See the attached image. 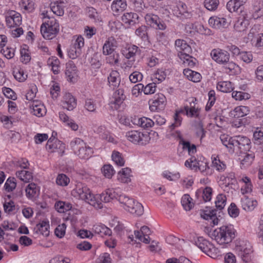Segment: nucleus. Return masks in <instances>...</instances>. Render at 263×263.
Here are the masks:
<instances>
[{
    "instance_id": "f257e3e1",
    "label": "nucleus",
    "mask_w": 263,
    "mask_h": 263,
    "mask_svg": "<svg viewBox=\"0 0 263 263\" xmlns=\"http://www.w3.org/2000/svg\"><path fill=\"white\" fill-rule=\"evenodd\" d=\"M227 202V197L223 194H219L215 202L216 209L211 207H206L205 210L201 211V217L205 220L211 219L213 223L215 225L218 222V218L217 216V211H219L218 214H220L221 211L224 208Z\"/></svg>"
},
{
    "instance_id": "f03ea898",
    "label": "nucleus",
    "mask_w": 263,
    "mask_h": 263,
    "mask_svg": "<svg viewBox=\"0 0 263 263\" xmlns=\"http://www.w3.org/2000/svg\"><path fill=\"white\" fill-rule=\"evenodd\" d=\"M211 237L219 245H226L231 242L235 237V231L231 227L223 226L215 230Z\"/></svg>"
},
{
    "instance_id": "7ed1b4c3",
    "label": "nucleus",
    "mask_w": 263,
    "mask_h": 263,
    "mask_svg": "<svg viewBox=\"0 0 263 263\" xmlns=\"http://www.w3.org/2000/svg\"><path fill=\"white\" fill-rule=\"evenodd\" d=\"M100 200L105 203H107L112 200L116 199L121 203L125 206L124 208L128 209L130 206L133 204V201L132 198H130L128 196L125 195H119L114 191L107 189L105 192L102 193L99 195Z\"/></svg>"
},
{
    "instance_id": "20e7f679",
    "label": "nucleus",
    "mask_w": 263,
    "mask_h": 263,
    "mask_svg": "<svg viewBox=\"0 0 263 263\" xmlns=\"http://www.w3.org/2000/svg\"><path fill=\"white\" fill-rule=\"evenodd\" d=\"M73 191L77 193L81 199L89 203L96 208L100 209L103 208L102 203L99 201L93 199L95 197L91 194L90 190L85 185L82 183H78Z\"/></svg>"
},
{
    "instance_id": "39448f33",
    "label": "nucleus",
    "mask_w": 263,
    "mask_h": 263,
    "mask_svg": "<svg viewBox=\"0 0 263 263\" xmlns=\"http://www.w3.org/2000/svg\"><path fill=\"white\" fill-rule=\"evenodd\" d=\"M70 145L74 154L81 159H87L93 153L92 148L87 146L80 138H76L71 141Z\"/></svg>"
},
{
    "instance_id": "423d86ee",
    "label": "nucleus",
    "mask_w": 263,
    "mask_h": 263,
    "mask_svg": "<svg viewBox=\"0 0 263 263\" xmlns=\"http://www.w3.org/2000/svg\"><path fill=\"white\" fill-rule=\"evenodd\" d=\"M126 137L131 142L141 145L147 144L151 139L148 133H143L137 130H132L127 132Z\"/></svg>"
},
{
    "instance_id": "0eeeda50",
    "label": "nucleus",
    "mask_w": 263,
    "mask_h": 263,
    "mask_svg": "<svg viewBox=\"0 0 263 263\" xmlns=\"http://www.w3.org/2000/svg\"><path fill=\"white\" fill-rule=\"evenodd\" d=\"M196 245L203 252L210 257L212 258L216 257L218 249L212 243L202 237L198 238L197 240L196 241Z\"/></svg>"
},
{
    "instance_id": "6e6552de",
    "label": "nucleus",
    "mask_w": 263,
    "mask_h": 263,
    "mask_svg": "<svg viewBox=\"0 0 263 263\" xmlns=\"http://www.w3.org/2000/svg\"><path fill=\"white\" fill-rule=\"evenodd\" d=\"M144 18L147 24L154 28L161 30H164L166 28L165 22L157 15L148 13L145 15Z\"/></svg>"
},
{
    "instance_id": "1a4fd4ad",
    "label": "nucleus",
    "mask_w": 263,
    "mask_h": 263,
    "mask_svg": "<svg viewBox=\"0 0 263 263\" xmlns=\"http://www.w3.org/2000/svg\"><path fill=\"white\" fill-rule=\"evenodd\" d=\"M210 54L212 59L219 64H224L230 60L229 53L220 48L213 49Z\"/></svg>"
},
{
    "instance_id": "9d476101",
    "label": "nucleus",
    "mask_w": 263,
    "mask_h": 263,
    "mask_svg": "<svg viewBox=\"0 0 263 263\" xmlns=\"http://www.w3.org/2000/svg\"><path fill=\"white\" fill-rule=\"evenodd\" d=\"M165 102L166 98L163 94L156 95L154 98L148 102L149 109L152 111L162 110L165 106Z\"/></svg>"
},
{
    "instance_id": "9b49d317",
    "label": "nucleus",
    "mask_w": 263,
    "mask_h": 263,
    "mask_svg": "<svg viewBox=\"0 0 263 263\" xmlns=\"http://www.w3.org/2000/svg\"><path fill=\"white\" fill-rule=\"evenodd\" d=\"M55 142L52 143V141L48 140L46 145V148L50 153L57 152L61 156L64 153L65 144L59 140H54Z\"/></svg>"
},
{
    "instance_id": "f8f14e48",
    "label": "nucleus",
    "mask_w": 263,
    "mask_h": 263,
    "mask_svg": "<svg viewBox=\"0 0 263 263\" xmlns=\"http://www.w3.org/2000/svg\"><path fill=\"white\" fill-rule=\"evenodd\" d=\"M232 142L233 149L237 147L238 149L246 151L250 148V140L246 137H234Z\"/></svg>"
},
{
    "instance_id": "ddd939ff",
    "label": "nucleus",
    "mask_w": 263,
    "mask_h": 263,
    "mask_svg": "<svg viewBox=\"0 0 263 263\" xmlns=\"http://www.w3.org/2000/svg\"><path fill=\"white\" fill-rule=\"evenodd\" d=\"M59 31V27L47 26L45 24H42L41 26V32L43 37L47 40L54 37Z\"/></svg>"
},
{
    "instance_id": "4468645a",
    "label": "nucleus",
    "mask_w": 263,
    "mask_h": 263,
    "mask_svg": "<svg viewBox=\"0 0 263 263\" xmlns=\"http://www.w3.org/2000/svg\"><path fill=\"white\" fill-rule=\"evenodd\" d=\"M62 105L68 110H72L77 106L76 100L71 93H66L63 97Z\"/></svg>"
},
{
    "instance_id": "2eb2a0df",
    "label": "nucleus",
    "mask_w": 263,
    "mask_h": 263,
    "mask_svg": "<svg viewBox=\"0 0 263 263\" xmlns=\"http://www.w3.org/2000/svg\"><path fill=\"white\" fill-rule=\"evenodd\" d=\"M246 2L247 0H230L227 4V8L231 12H238L241 9L245 8L243 5Z\"/></svg>"
},
{
    "instance_id": "dca6fc26",
    "label": "nucleus",
    "mask_w": 263,
    "mask_h": 263,
    "mask_svg": "<svg viewBox=\"0 0 263 263\" xmlns=\"http://www.w3.org/2000/svg\"><path fill=\"white\" fill-rule=\"evenodd\" d=\"M77 67L73 61H70L66 64L65 75L67 80L69 82H73V78L77 73Z\"/></svg>"
},
{
    "instance_id": "f3484780",
    "label": "nucleus",
    "mask_w": 263,
    "mask_h": 263,
    "mask_svg": "<svg viewBox=\"0 0 263 263\" xmlns=\"http://www.w3.org/2000/svg\"><path fill=\"white\" fill-rule=\"evenodd\" d=\"M139 16L138 14L129 12L125 13L122 17V20L125 24L134 25L138 22Z\"/></svg>"
},
{
    "instance_id": "a211bd4d",
    "label": "nucleus",
    "mask_w": 263,
    "mask_h": 263,
    "mask_svg": "<svg viewBox=\"0 0 263 263\" xmlns=\"http://www.w3.org/2000/svg\"><path fill=\"white\" fill-rule=\"evenodd\" d=\"M49 222L44 220L39 223H37L34 228L36 233H39L46 237L48 236L49 234Z\"/></svg>"
},
{
    "instance_id": "6ab92c4d",
    "label": "nucleus",
    "mask_w": 263,
    "mask_h": 263,
    "mask_svg": "<svg viewBox=\"0 0 263 263\" xmlns=\"http://www.w3.org/2000/svg\"><path fill=\"white\" fill-rule=\"evenodd\" d=\"M108 81L114 88L118 87L120 83L119 73L117 70H112L108 77Z\"/></svg>"
},
{
    "instance_id": "aec40b11",
    "label": "nucleus",
    "mask_w": 263,
    "mask_h": 263,
    "mask_svg": "<svg viewBox=\"0 0 263 263\" xmlns=\"http://www.w3.org/2000/svg\"><path fill=\"white\" fill-rule=\"evenodd\" d=\"M130 206L128 209H126V211H128L132 214H135L136 216H141L143 214L144 209L142 205L138 202H136L135 200L133 201V204Z\"/></svg>"
},
{
    "instance_id": "412c9836",
    "label": "nucleus",
    "mask_w": 263,
    "mask_h": 263,
    "mask_svg": "<svg viewBox=\"0 0 263 263\" xmlns=\"http://www.w3.org/2000/svg\"><path fill=\"white\" fill-rule=\"evenodd\" d=\"M179 144L182 145V148L187 150L190 155L196 152V147L194 144H191L189 141H185L181 135H178Z\"/></svg>"
},
{
    "instance_id": "4be33fe9",
    "label": "nucleus",
    "mask_w": 263,
    "mask_h": 263,
    "mask_svg": "<svg viewBox=\"0 0 263 263\" xmlns=\"http://www.w3.org/2000/svg\"><path fill=\"white\" fill-rule=\"evenodd\" d=\"M127 7L126 0H116L113 1L111 8L112 11L115 12H122Z\"/></svg>"
},
{
    "instance_id": "5701e85b",
    "label": "nucleus",
    "mask_w": 263,
    "mask_h": 263,
    "mask_svg": "<svg viewBox=\"0 0 263 263\" xmlns=\"http://www.w3.org/2000/svg\"><path fill=\"white\" fill-rule=\"evenodd\" d=\"M217 88L223 92H230L233 90V85L230 81L218 82L217 85Z\"/></svg>"
},
{
    "instance_id": "b1692460",
    "label": "nucleus",
    "mask_w": 263,
    "mask_h": 263,
    "mask_svg": "<svg viewBox=\"0 0 263 263\" xmlns=\"http://www.w3.org/2000/svg\"><path fill=\"white\" fill-rule=\"evenodd\" d=\"M55 208L59 213H64L70 210L71 208V204L69 202L59 201L55 203Z\"/></svg>"
},
{
    "instance_id": "393cba45",
    "label": "nucleus",
    "mask_w": 263,
    "mask_h": 263,
    "mask_svg": "<svg viewBox=\"0 0 263 263\" xmlns=\"http://www.w3.org/2000/svg\"><path fill=\"white\" fill-rule=\"evenodd\" d=\"M135 34L144 42H149L147 28L145 26H142L137 28L135 31Z\"/></svg>"
},
{
    "instance_id": "a878e982",
    "label": "nucleus",
    "mask_w": 263,
    "mask_h": 263,
    "mask_svg": "<svg viewBox=\"0 0 263 263\" xmlns=\"http://www.w3.org/2000/svg\"><path fill=\"white\" fill-rule=\"evenodd\" d=\"M249 24V21L238 19L234 24V28L237 31L242 32L246 30Z\"/></svg>"
},
{
    "instance_id": "bb28decb",
    "label": "nucleus",
    "mask_w": 263,
    "mask_h": 263,
    "mask_svg": "<svg viewBox=\"0 0 263 263\" xmlns=\"http://www.w3.org/2000/svg\"><path fill=\"white\" fill-rule=\"evenodd\" d=\"M192 198L188 194L184 195L181 199V204L186 211H190L193 206Z\"/></svg>"
},
{
    "instance_id": "cd10ccee",
    "label": "nucleus",
    "mask_w": 263,
    "mask_h": 263,
    "mask_svg": "<svg viewBox=\"0 0 263 263\" xmlns=\"http://www.w3.org/2000/svg\"><path fill=\"white\" fill-rule=\"evenodd\" d=\"M234 117L239 118L248 115L249 112V109L248 107L245 106H240L236 107L234 110Z\"/></svg>"
},
{
    "instance_id": "c85d7f7f",
    "label": "nucleus",
    "mask_w": 263,
    "mask_h": 263,
    "mask_svg": "<svg viewBox=\"0 0 263 263\" xmlns=\"http://www.w3.org/2000/svg\"><path fill=\"white\" fill-rule=\"evenodd\" d=\"M114 41V39L113 38L111 39L110 38L108 39L104 44L103 47V53L104 55H109L113 52L114 49L112 48L114 47L112 41Z\"/></svg>"
},
{
    "instance_id": "c756f323",
    "label": "nucleus",
    "mask_w": 263,
    "mask_h": 263,
    "mask_svg": "<svg viewBox=\"0 0 263 263\" xmlns=\"http://www.w3.org/2000/svg\"><path fill=\"white\" fill-rule=\"evenodd\" d=\"M61 4L57 2H52L50 4L51 10L58 16H62L64 14V9Z\"/></svg>"
},
{
    "instance_id": "7c9ffc66",
    "label": "nucleus",
    "mask_w": 263,
    "mask_h": 263,
    "mask_svg": "<svg viewBox=\"0 0 263 263\" xmlns=\"http://www.w3.org/2000/svg\"><path fill=\"white\" fill-rule=\"evenodd\" d=\"M25 191L27 196L30 198H33L36 196L39 192L34 183L29 184Z\"/></svg>"
},
{
    "instance_id": "2f4dec72",
    "label": "nucleus",
    "mask_w": 263,
    "mask_h": 263,
    "mask_svg": "<svg viewBox=\"0 0 263 263\" xmlns=\"http://www.w3.org/2000/svg\"><path fill=\"white\" fill-rule=\"evenodd\" d=\"M101 171L104 176L107 178H111L115 173V170L110 164L104 165Z\"/></svg>"
},
{
    "instance_id": "473e14b6",
    "label": "nucleus",
    "mask_w": 263,
    "mask_h": 263,
    "mask_svg": "<svg viewBox=\"0 0 263 263\" xmlns=\"http://www.w3.org/2000/svg\"><path fill=\"white\" fill-rule=\"evenodd\" d=\"M138 47L137 46L132 45L131 47H128V49L123 53V54L126 59H129L133 58V59L138 51Z\"/></svg>"
},
{
    "instance_id": "72a5a7b5",
    "label": "nucleus",
    "mask_w": 263,
    "mask_h": 263,
    "mask_svg": "<svg viewBox=\"0 0 263 263\" xmlns=\"http://www.w3.org/2000/svg\"><path fill=\"white\" fill-rule=\"evenodd\" d=\"M121 154L117 151H114L112 154V159L115 163L120 166H122L124 165L125 161L124 159L121 156Z\"/></svg>"
},
{
    "instance_id": "f704fd0d",
    "label": "nucleus",
    "mask_w": 263,
    "mask_h": 263,
    "mask_svg": "<svg viewBox=\"0 0 263 263\" xmlns=\"http://www.w3.org/2000/svg\"><path fill=\"white\" fill-rule=\"evenodd\" d=\"M16 186L15 179L14 177H9L5 183L4 187L8 192H12Z\"/></svg>"
},
{
    "instance_id": "c9c22d12",
    "label": "nucleus",
    "mask_w": 263,
    "mask_h": 263,
    "mask_svg": "<svg viewBox=\"0 0 263 263\" xmlns=\"http://www.w3.org/2000/svg\"><path fill=\"white\" fill-rule=\"evenodd\" d=\"M132 3L133 7L136 11L142 12L145 8V4L143 0H129Z\"/></svg>"
},
{
    "instance_id": "e433bc0d",
    "label": "nucleus",
    "mask_w": 263,
    "mask_h": 263,
    "mask_svg": "<svg viewBox=\"0 0 263 263\" xmlns=\"http://www.w3.org/2000/svg\"><path fill=\"white\" fill-rule=\"evenodd\" d=\"M138 124L143 128H148L154 124V122L148 118L143 117L139 119Z\"/></svg>"
},
{
    "instance_id": "4c0bfd02",
    "label": "nucleus",
    "mask_w": 263,
    "mask_h": 263,
    "mask_svg": "<svg viewBox=\"0 0 263 263\" xmlns=\"http://www.w3.org/2000/svg\"><path fill=\"white\" fill-rule=\"evenodd\" d=\"M204 4L208 10L213 11L217 9L219 5V0H205Z\"/></svg>"
},
{
    "instance_id": "58836bf2",
    "label": "nucleus",
    "mask_w": 263,
    "mask_h": 263,
    "mask_svg": "<svg viewBox=\"0 0 263 263\" xmlns=\"http://www.w3.org/2000/svg\"><path fill=\"white\" fill-rule=\"evenodd\" d=\"M69 179L63 174H59L56 179L57 184L61 186H66L69 183Z\"/></svg>"
},
{
    "instance_id": "ea45409f",
    "label": "nucleus",
    "mask_w": 263,
    "mask_h": 263,
    "mask_svg": "<svg viewBox=\"0 0 263 263\" xmlns=\"http://www.w3.org/2000/svg\"><path fill=\"white\" fill-rule=\"evenodd\" d=\"M66 228V225L65 223H63L59 224L54 230L55 235L59 238H62L65 234Z\"/></svg>"
},
{
    "instance_id": "a19ab883",
    "label": "nucleus",
    "mask_w": 263,
    "mask_h": 263,
    "mask_svg": "<svg viewBox=\"0 0 263 263\" xmlns=\"http://www.w3.org/2000/svg\"><path fill=\"white\" fill-rule=\"evenodd\" d=\"M199 162L197 161L195 157H192L190 159L187 160L185 162L184 165L186 167H189L192 170H196Z\"/></svg>"
},
{
    "instance_id": "79ce46f5",
    "label": "nucleus",
    "mask_w": 263,
    "mask_h": 263,
    "mask_svg": "<svg viewBox=\"0 0 263 263\" xmlns=\"http://www.w3.org/2000/svg\"><path fill=\"white\" fill-rule=\"evenodd\" d=\"M220 140L222 143L227 148L233 149L232 141H234V137H228L227 136L222 135L220 137Z\"/></svg>"
},
{
    "instance_id": "37998d69",
    "label": "nucleus",
    "mask_w": 263,
    "mask_h": 263,
    "mask_svg": "<svg viewBox=\"0 0 263 263\" xmlns=\"http://www.w3.org/2000/svg\"><path fill=\"white\" fill-rule=\"evenodd\" d=\"M49 65L51 66L52 70L54 74H57L59 73V65L60 64V61L57 58L55 59H49L48 61Z\"/></svg>"
},
{
    "instance_id": "c03bdc74",
    "label": "nucleus",
    "mask_w": 263,
    "mask_h": 263,
    "mask_svg": "<svg viewBox=\"0 0 263 263\" xmlns=\"http://www.w3.org/2000/svg\"><path fill=\"white\" fill-rule=\"evenodd\" d=\"M263 4L260 1H256L253 5V11L255 13L257 17L261 16L263 14V11L261 10Z\"/></svg>"
},
{
    "instance_id": "a18cd8bd",
    "label": "nucleus",
    "mask_w": 263,
    "mask_h": 263,
    "mask_svg": "<svg viewBox=\"0 0 263 263\" xmlns=\"http://www.w3.org/2000/svg\"><path fill=\"white\" fill-rule=\"evenodd\" d=\"M229 215L233 218L237 217L239 213V209L234 203H232L228 209Z\"/></svg>"
},
{
    "instance_id": "49530a36",
    "label": "nucleus",
    "mask_w": 263,
    "mask_h": 263,
    "mask_svg": "<svg viewBox=\"0 0 263 263\" xmlns=\"http://www.w3.org/2000/svg\"><path fill=\"white\" fill-rule=\"evenodd\" d=\"M13 76L15 79L20 82L25 81L27 77V75L25 74L24 71L22 69H18L17 71H14Z\"/></svg>"
},
{
    "instance_id": "de8ad7c7",
    "label": "nucleus",
    "mask_w": 263,
    "mask_h": 263,
    "mask_svg": "<svg viewBox=\"0 0 263 263\" xmlns=\"http://www.w3.org/2000/svg\"><path fill=\"white\" fill-rule=\"evenodd\" d=\"M3 92L4 95L8 99L15 100L17 98L14 91L10 88L6 87H3Z\"/></svg>"
},
{
    "instance_id": "09e8293b",
    "label": "nucleus",
    "mask_w": 263,
    "mask_h": 263,
    "mask_svg": "<svg viewBox=\"0 0 263 263\" xmlns=\"http://www.w3.org/2000/svg\"><path fill=\"white\" fill-rule=\"evenodd\" d=\"M20 53L21 54V61L25 64L28 63L31 59V57L28 53V51L25 48L21 49Z\"/></svg>"
},
{
    "instance_id": "8fccbe9b",
    "label": "nucleus",
    "mask_w": 263,
    "mask_h": 263,
    "mask_svg": "<svg viewBox=\"0 0 263 263\" xmlns=\"http://www.w3.org/2000/svg\"><path fill=\"white\" fill-rule=\"evenodd\" d=\"M254 158V154H246L243 159L241 160V164L247 166L250 165L253 162Z\"/></svg>"
},
{
    "instance_id": "3c124183",
    "label": "nucleus",
    "mask_w": 263,
    "mask_h": 263,
    "mask_svg": "<svg viewBox=\"0 0 263 263\" xmlns=\"http://www.w3.org/2000/svg\"><path fill=\"white\" fill-rule=\"evenodd\" d=\"M81 53V50L78 49L74 47L71 46L69 50L68 51V55L71 59H75L78 57Z\"/></svg>"
},
{
    "instance_id": "603ef678",
    "label": "nucleus",
    "mask_w": 263,
    "mask_h": 263,
    "mask_svg": "<svg viewBox=\"0 0 263 263\" xmlns=\"http://www.w3.org/2000/svg\"><path fill=\"white\" fill-rule=\"evenodd\" d=\"M142 74L138 71L133 72L129 77V79L132 83H135L142 80Z\"/></svg>"
},
{
    "instance_id": "864d4df0",
    "label": "nucleus",
    "mask_w": 263,
    "mask_h": 263,
    "mask_svg": "<svg viewBox=\"0 0 263 263\" xmlns=\"http://www.w3.org/2000/svg\"><path fill=\"white\" fill-rule=\"evenodd\" d=\"M249 94L241 91H233L232 97L236 100H242L243 99H249Z\"/></svg>"
},
{
    "instance_id": "5fc2aeb1",
    "label": "nucleus",
    "mask_w": 263,
    "mask_h": 263,
    "mask_svg": "<svg viewBox=\"0 0 263 263\" xmlns=\"http://www.w3.org/2000/svg\"><path fill=\"white\" fill-rule=\"evenodd\" d=\"M184 110L185 111V114L186 115H190V117H193L194 116L197 117L198 109L196 108L194 106H192L189 108L188 106H184Z\"/></svg>"
},
{
    "instance_id": "6e6d98bb",
    "label": "nucleus",
    "mask_w": 263,
    "mask_h": 263,
    "mask_svg": "<svg viewBox=\"0 0 263 263\" xmlns=\"http://www.w3.org/2000/svg\"><path fill=\"white\" fill-rule=\"evenodd\" d=\"M253 138L255 141L260 144L261 139L263 138V128H257L254 132Z\"/></svg>"
},
{
    "instance_id": "4d7b16f0",
    "label": "nucleus",
    "mask_w": 263,
    "mask_h": 263,
    "mask_svg": "<svg viewBox=\"0 0 263 263\" xmlns=\"http://www.w3.org/2000/svg\"><path fill=\"white\" fill-rule=\"evenodd\" d=\"M212 194V189L210 187H206L202 192V197L205 201H210Z\"/></svg>"
},
{
    "instance_id": "13d9d810",
    "label": "nucleus",
    "mask_w": 263,
    "mask_h": 263,
    "mask_svg": "<svg viewBox=\"0 0 263 263\" xmlns=\"http://www.w3.org/2000/svg\"><path fill=\"white\" fill-rule=\"evenodd\" d=\"M10 15L13 20V26H19L22 21L21 15L15 11L11 12Z\"/></svg>"
},
{
    "instance_id": "bf43d9fd",
    "label": "nucleus",
    "mask_w": 263,
    "mask_h": 263,
    "mask_svg": "<svg viewBox=\"0 0 263 263\" xmlns=\"http://www.w3.org/2000/svg\"><path fill=\"white\" fill-rule=\"evenodd\" d=\"M185 59L181 60L183 63L186 64L191 68L193 67L196 63L197 60L191 55H185Z\"/></svg>"
},
{
    "instance_id": "052dcab7",
    "label": "nucleus",
    "mask_w": 263,
    "mask_h": 263,
    "mask_svg": "<svg viewBox=\"0 0 263 263\" xmlns=\"http://www.w3.org/2000/svg\"><path fill=\"white\" fill-rule=\"evenodd\" d=\"M243 182L245 183V193H250L252 191V185L250 179L248 177H244L241 179Z\"/></svg>"
},
{
    "instance_id": "680f3d73",
    "label": "nucleus",
    "mask_w": 263,
    "mask_h": 263,
    "mask_svg": "<svg viewBox=\"0 0 263 263\" xmlns=\"http://www.w3.org/2000/svg\"><path fill=\"white\" fill-rule=\"evenodd\" d=\"M187 45L186 42L183 40L178 39L175 41V46L178 53H180V51L186 47Z\"/></svg>"
},
{
    "instance_id": "e2e57ef3",
    "label": "nucleus",
    "mask_w": 263,
    "mask_h": 263,
    "mask_svg": "<svg viewBox=\"0 0 263 263\" xmlns=\"http://www.w3.org/2000/svg\"><path fill=\"white\" fill-rule=\"evenodd\" d=\"M155 88L156 84L150 83L146 85L145 87L144 86L143 91L145 95L151 94L155 92Z\"/></svg>"
},
{
    "instance_id": "0e129e2a",
    "label": "nucleus",
    "mask_w": 263,
    "mask_h": 263,
    "mask_svg": "<svg viewBox=\"0 0 263 263\" xmlns=\"http://www.w3.org/2000/svg\"><path fill=\"white\" fill-rule=\"evenodd\" d=\"M239 58L246 63H250L252 60V55L246 51L241 52Z\"/></svg>"
},
{
    "instance_id": "69168bd1",
    "label": "nucleus",
    "mask_w": 263,
    "mask_h": 263,
    "mask_svg": "<svg viewBox=\"0 0 263 263\" xmlns=\"http://www.w3.org/2000/svg\"><path fill=\"white\" fill-rule=\"evenodd\" d=\"M1 53L5 55V57L8 59L12 58L14 55L13 49L6 47L5 49L3 48L1 51Z\"/></svg>"
},
{
    "instance_id": "338daca9",
    "label": "nucleus",
    "mask_w": 263,
    "mask_h": 263,
    "mask_svg": "<svg viewBox=\"0 0 263 263\" xmlns=\"http://www.w3.org/2000/svg\"><path fill=\"white\" fill-rule=\"evenodd\" d=\"M84 39L81 35H80L77 37L74 44L72 45V46L76 48H77L78 49L81 50V48L84 46Z\"/></svg>"
},
{
    "instance_id": "774afa93",
    "label": "nucleus",
    "mask_w": 263,
    "mask_h": 263,
    "mask_svg": "<svg viewBox=\"0 0 263 263\" xmlns=\"http://www.w3.org/2000/svg\"><path fill=\"white\" fill-rule=\"evenodd\" d=\"M213 165L219 171H223L225 169V164L220 161L219 159H217L216 158L212 161Z\"/></svg>"
}]
</instances>
